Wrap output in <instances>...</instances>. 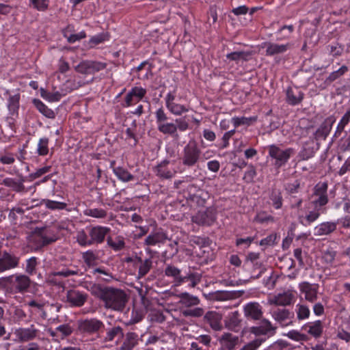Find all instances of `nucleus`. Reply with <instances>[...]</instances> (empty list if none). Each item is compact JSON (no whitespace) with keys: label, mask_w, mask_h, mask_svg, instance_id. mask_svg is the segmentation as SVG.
Instances as JSON below:
<instances>
[{"label":"nucleus","mask_w":350,"mask_h":350,"mask_svg":"<svg viewBox=\"0 0 350 350\" xmlns=\"http://www.w3.org/2000/svg\"><path fill=\"white\" fill-rule=\"evenodd\" d=\"M245 316L248 320L259 321L256 325L250 327V332L256 336H265L273 330L271 323L262 319V306L256 302L247 304L244 306Z\"/></svg>","instance_id":"nucleus-1"},{"label":"nucleus","mask_w":350,"mask_h":350,"mask_svg":"<svg viewBox=\"0 0 350 350\" xmlns=\"http://www.w3.org/2000/svg\"><path fill=\"white\" fill-rule=\"evenodd\" d=\"M98 297L104 302L105 308L117 311L122 310L127 301L124 291L112 287L100 288Z\"/></svg>","instance_id":"nucleus-2"},{"label":"nucleus","mask_w":350,"mask_h":350,"mask_svg":"<svg viewBox=\"0 0 350 350\" xmlns=\"http://www.w3.org/2000/svg\"><path fill=\"white\" fill-rule=\"evenodd\" d=\"M57 240V235L46 228H36L27 238L29 245L34 251L41 250Z\"/></svg>","instance_id":"nucleus-3"},{"label":"nucleus","mask_w":350,"mask_h":350,"mask_svg":"<svg viewBox=\"0 0 350 350\" xmlns=\"http://www.w3.org/2000/svg\"><path fill=\"white\" fill-rule=\"evenodd\" d=\"M202 157V152L198 142L189 140L183 148L180 156L181 164L188 169L198 166Z\"/></svg>","instance_id":"nucleus-4"},{"label":"nucleus","mask_w":350,"mask_h":350,"mask_svg":"<svg viewBox=\"0 0 350 350\" xmlns=\"http://www.w3.org/2000/svg\"><path fill=\"white\" fill-rule=\"evenodd\" d=\"M77 330L83 336L98 338L105 330V324L97 318L81 319L77 321Z\"/></svg>","instance_id":"nucleus-5"},{"label":"nucleus","mask_w":350,"mask_h":350,"mask_svg":"<svg viewBox=\"0 0 350 350\" xmlns=\"http://www.w3.org/2000/svg\"><path fill=\"white\" fill-rule=\"evenodd\" d=\"M179 303L185 308L182 310V314L185 317H200L204 315V310L196 307L200 304V300L197 296L189 293H182L179 295Z\"/></svg>","instance_id":"nucleus-6"},{"label":"nucleus","mask_w":350,"mask_h":350,"mask_svg":"<svg viewBox=\"0 0 350 350\" xmlns=\"http://www.w3.org/2000/svg\"><path fill=\"white\" fill-rule=\"evenodd\" d=\"M155 123L158 131L164 135L176 137L175 123L170 122V117L163 107L158 108L154 113Z\"/></svg>","instance_id":"nucleus-7"},{"label":"nucleus","mask_w":350,"mask_h":350,"mask_svg":"<svg viewBox=\"0 0 350 350\" xmlns=\"http://www.w3.org/2000/svg\"><path fill=\"white\" fill-rule=\"evenodd\" d=\"M31 284L29 276L24 274H14L8 278L6 286L8 290L12 293H23Z\"/></svg>","instance_id":"nucleus-8"},{"label":"nucleus","mask_w":350,"mask_h":350,"mask_svg":"<svg viewBox=\"0 0 350 350\" xmlns=\"http://www.w3.org/2000/svg\"><path fill=\"white\" fill-rule=\"evenodd\" d=\"M327 189V182H319L314 187L310 196V204L313 207L324 208L328 203Z\"/></svg>","instance_id":"nucleus-9"},{"label":"nucleus","mask_w":350,"mask_h":350,"mask_svg":"<svg viewBox=\"0 0 350 350\" xmlns=\"http://www.w3.org/2000/svg\"><path fill=\"white\" fill-rule=\"evenodd\" d=\"M217 211L215 207L209 206L204 211H199L191 217V221L199 226H212L217 219Z\"/></svg>","instance_id":"nucleus-10"},{"label":"nucleus","mask_w":350,"mask_h":350,"mask_svg":"<svg viewBox=\"0 0 350 350\" xmlns=\"http://www.w3.org/2000/svg\"><path fill=\"white\" fill-rule=\"evenodd\" d=\"M107 64L98 61L83 60L76 67L75 70L82 75H94L100 70L105 69Z\"/></svg>","instance_id":"nucleus-11"},{"label":"nucleus","mask_w":350,"mask_h":350,"mask_svg":"<svg viewBox=\"0 0 350 350\" xmlns=\"http://www.w3.org/2000/svg\"><path fill=\"white\" fill-rule=\"evenodd\" d=\"M147 90L142 86H133L127 92L124 97V102L122 103L123 107H129L137 104L140 100H144Z\"/></svg>","instance_id":"nucleus-12"},{"label":"nucleus","mask_w":350,"mask_h":350,"mask_svg":"<svg viewBox=\"0 0 350 350\" xmlns=\"http://www.w3.org/2000/svg\"><path fill=\"white\" fill-rule=\"evenodd\" d=\"M25 145L20 147L18 152L16 154L9 152L5 149L3 152L0 154V163L3 165H12L15 162L16 159L21 163H23L26 159L27 155V150H25Z\"/></svg>","instance_id":"nucleus-13"},{"label":"nucleus","mask_w":350,"mask_h":350,"mask_svg":"<svg viewBox=\"0 0 350 350\" xmlns=\"http://www.w3.org/2000/svg\"><path fill=\"white\" fill-rule=\"evenodd\" d=\"M171 162L168 159H164L154 167L155 175L161 179H171L176 174L175 169L170 165Z\"/></svg>","instance_id":"nucleus-14"},{"label":"nucleus","mask_w":350,"mask_h":350,"mask_svg":"<svg viewBox=\"0 0 350 350\" xmlns=\"http://www.w3.org/2000/svg\"><path fill=\"white\" fill-rule=\"evenodd\" d=\"M88 294L77 289L67 291L66 295V302L71 307H81L86 302Z\"/></svg>","instance_id":"nucleus-15"},{"label":"nucleus","mask_w":350,"mask_h":350,"mask_svg":"<svg viewBox=\"0 0 350 350\" xmlns=\"http://www.w3.org/2000/svg\"><path fill=\"white\" fill-rule=\"evenodd\" d=\"M336 121L335 118L333 116H329L324 120L320 126L314 133V139L318 142L321 140H325L327 137L329 135L332 126Z\"/></svg>","instance_id":"nucleus-16"},{"label":"nucleus","mask_w":350,"mask_h":350,"mask_svg":"<svg viewBox=\"0 0 350 350\" xmlns=\"http://www.w3.org/2000/svg\"><path fill=\"white\" fill-rule=\"evenodd\" d=\"M87 230L94 245L103 243L111 229L107 226H96L88 228Z\"/></svg>","instance_id":"nucleus-17"},{"label":"nucleus","mask_w":350,"mask_h":350,"mask_svg":"<svg viewBox=\"0 0 350 350\" xmlns=\"http://www.w3.org/2000/svg\"><path fill=\"white\" fill-rule=\"evenodd\" d=\"M18 178L7 177L3 180L2 184L10 188L13 191L16 193H24L27 191L25 189L24 183L26 181V177L22 174L17 175Z\"/></svg>","instance_id":"nucleus-18"},{"label":"nucleus","mask_w":350,"mask_h":350,"mask_svg":"<svg viewBox=\"0 0 350 350\" xmlns=\"http://www.w3.org/2000/svg\"><path fill=\"white\" fill-rule=\"evenodd\" d=\"M167 239V234L162 228H157L151 232L144 239V245L155 246L163 244Z\"/></svg>","instance_id":"nucleus-19"},{"label":"nucleus","mask_w":350,"mask_h":350,"mask_svg":"<svg viewBox=\"0 0 350 350\" xmlns=\"http://www.w3.org/2000/svg\"><path fill=\"white\" fill-rule=\"evenodd\" d=\"M269 303L271 305L282 307V309H278V311H274L273 313L277 320H284V291L278 295L270 296L269 297Z\"/></svg>","instance_id":"nucleus-20"},{"label":"nucleus","mask_w":350,"mask_h":350,"mask_svg":"<svg viewBox=\"0 0 350 350\" xmlns=\"http://www.w3.org/2000/svg\"><path fill=\"white\" fill-rule=\"evenodd\" d=\"M19 258L15 255L5 252L0 258V272L18 267Z\"/></svg>","instance_id":"nucleus-21"},{"label":"nucleus","mask_w":350,"mask_h":350,"mask_svg":"<svg viewBox=\"0 0 350 350\" xmlns=\"http://www.w3.org/2000/svg\"><path fill=\"white\" fill-rule=\"evenodd\" d=\"M204 321L215 331L220 330L222 328L221 315L217 311H208L204 316Z\"/></svg>","instance_id":"nucleus-22"},{"label":"nucleus","mask_w":350,"mask_h":350,"mask_svg":"<svg viewBox=\"0 0 350 350\" xmlns=\"http://www.w3.org/2000/svg\"><path fill=\"white\" fill-rule=\"evenodd\" d=\"M19 102H20V94H16L12 96H10L8 99V109L9 111V114L11 116L17 117L18 115V109H19ZM14 118L9 117L8 118V121L9 124H14Z\"/></svg>","instance_id":"nucleus-23"},{"label":"nucleus","mask_w":350,"mask_h":350,"mask_svg":"<svg viewBox=\"0 0 350 350\" xmlns=\"http://www.w3.org/2000/svg\"><path fill=\"white\" fill-rule=\"evenodd\" d=\"M38 332V330L35 328L33 325H31L29 327L18 329L15 334L20 342H27L34 339L37 336Z\"/></svg>","instance_id":"nucleus-24"},{"label":"nucleus","mask_w":350,"mask_h":350,"mask_svg":"<svg viewBox=\"0 0 350 350\" xmlns=\"http://www.w3.org/2000/svg\"><path fill=\"white\" fill-rule=\"evenodd\" d=\"M338 222L326 221L317 225L314 229V235L317 237L329 235L336 230Z\"/></svg>","instance_id":"nucleus-25"},{"label":"nucleus","mask_w":350,"mask_h":350,"mask_svg":"<svg viewBox=\"0 0 350 350\" xmlns=\"http://www.w3.org/2000/svg\"><path fill=\"white\" fill-rule=\"evenodd\" d=\"M219 341L223 349L232 350L239 342V337L231 333H224Z\"/></svg>","instance_id":"nucleus-26"},{"label":"nucleus","mask_w":350,"mask_h":350,"mask_svg":"<svg viewBox=\"0 0 350 350\" xmlns=\"http://www.w3.org/2000/svg\"><path fill=\"white\" fill-rule=\"evenodd\" d=\"M135 260L137 263L139 264L138 266V272L137 278L138 279L143 278L146 275L152 267V260L150 258L143 260L141 257L135 256Z\"/></svg>","instance_id":"nucleus-27"},{"label":"nucleus","mask_w":350,"mask_h":350,"mask_svg":"<svg viewBox=\"0 0 350 350\" xmlns=\"http://www.w3.org/2000/svg\"><path fill=\"white\" fill-rule=\"evenodd\" d=\"M269 155L274 161V165L278 167L284 163V150L275 145L269 146Z\"/></svg>","instance_id":"nucleus-28"},{"label":"nucleus","mask_w":350,"mask_h":350,"mask_svg":"<svg viewBox=\"0 0 350 350\" xmlns=\"http://www.w3.org/2000/svg\"><path fill=\"white\" fill-rule=\"evenodd\" d=\"M152 68V65L148 60L142 62L136 68V71L138 72L137 78L143 81L150 79L153 75Z\"/></svg>","instance_id":"nucleus-29"},{"label":"nucleus","mask_w":350,"mask_h":350,"mask_svg":"<svg viewBox=\"0 0 350 350\" xmlns=\"http://www.w3.org/2000/svg\"><path fill=\"white\" fill-rule=\"evenodd\" d=\"M115 161L111 163V167L113 170V174L121 181L127 183L132 181L135 179V176L131 174L128 170L123 167H114Z\"/></svg>","instance_id":"nucleus-30"},{"label":"nucleus","mask_w":350,"mask_h":350,"mask_svg":"<svg viewBox=\"0 0 350 350\" xmlns=\"http://www.w3.org/2000/svg\"><path fill=\"white\" fill-rule=\"evenodd\" d=\"M287 101L292 105H295L301 102L304 98V93L298 88H288L286 92Z\"/></svg>","instance_id":"nucleus-31"},{"label":"nucleus","mask_w":350,"mask_h":350,"mask_svg":"<svg viewBox=\"0 0 350 350\" xmlns=\"http://www.w3.org/2000/svg\"><path fill=\"white\" fill-rule=\"evenodd\" d=\"M210 198L209 193L201 189H198L193 194H189V199L198 206H204Z\"/></svg>","instance_id":"nucleus-32"},{"label":"nucleus","mask_w":350,"mask_h":350,"mask_svg":"<svg viewBox=\"0 0 350 350\" xmlns=\"http://www.w3.org/2000/svg\"><path fill=\"white\" fill-rule=\"evenodd\" d=\"M240 314L237 311H234L228 314L225 324L226 327L232 331L238 332L241 326Z\"/></svg>","instance_id":"nucleus-33"},{"label":"nucleus","mask_w":350,"mask_h":350,"mask_svg":"<svg viewBox=\"0 0 350 350\" xmlns=\"http://www.w3.org/2000/svg\"><path fill=\"white\" fill-rule=\"evenodd\" d=\"M301 291L304 293L305 299L309 302L314 303L318 298V289L317 287L305 283L301 286Z\"/></svg>","instance_id":"nucleus-34"},{"label":"nucleus","mask_w":350,"mask_h":350,"mask_svg":"<svg viewBox=\"0 0 350 350\" xmlns=\"http://www.w3.org/2000/svg\"><path fill=\"white\" fill-rule=\"evenodd\" d=\"M201 279V273L189 270L186 275L183 276V278L180 279L179 285L189 282V286L191 287H195L197 284H198L200 282Z\"/></svg>","instance_id":"nucleus-35"},{"label":"nucleus","mask_w":350,"mask_h":350,"mask_svg":"<svg viewBox=\"0 0 350 350\" xmlns=\"http://www.w3.org/2000/svg\"><path fill=\"white\" fill-rule=\"evenodd\" d=\"M304 328L307 329V332L315 338L321 337L323 334V323L320 320L312 323H309L305 325Z\"/></svg>","instance_id":"nucleus-36"},{"label":"nucleus","mask_w":350,"mask_h":350,"mask_svg":"<svg viewBox=\"0 0 350 350\" xmlns=\"http://www.w3.org/2000/svg\"><path fill=\"white\" fill-rule=\"evenodd\" d=\"M138 334L135 332H128L121 346V350H132L139 341Z\"/></svg>","instance_id":"nucleus-37"},{"label":"nucleus","mask_w":350,"mask_h":350,"mask_svg":"<svg viewBox=\"0 0 350 350\" xmlns=\"http://www.w3.org/2000/svg\"><path fill=\"white\" fill-rule=\"evenodd\" d=\"M72 29L73 26L69 25L63 30L64 36L67 39V41L69 43L72 44L77 41H79L81 39L86 38V33L85 31H81L78 33L68 34V33L71 31Z\"/></svg>","instance_id":"nucleus-38"},{"label":"nucleus","mask_w":350,"mask_h":350,"mask_svg":"<svg viewBox=\"0 0 350 350\" xmlns=\"http://www.w3.org/2000/svg\"><path fill=\"white\" fill-rule=\"evenodd\" d=\"M284 276L283 275H279L275 272H271L270 276L267 280L264 279L265 286L269 289L276 288L278 284H280L283 282Z\"/></svg>","instance_id":"nucleus-39"},{"label":"nucleus","mask_w":350,"mask_h":350,"mask_svg":"<svg viewBox=\"0 0 350 350\" xmlns=\"http://www.w3.org/2000/svg\"><path fill=\"white\" fill-rule=\"evenodd\" d=\"M33 103L43 116L48 118H55V114L54 111L49 109L42 100L38 98H34Z\"/></svg>","instance_id":"nucleus-40"},{"label":"nucleus","mask_w":350,"mask_h":350,"mask_svg":"<svg viewBox=\"0 0 350 350\" xmlns=\"http://www.w3.org/2000/svg\"><path fill=\"white\" fill-rule=\"evenodd\" d=\"M123 329L120 326H114L106 330V334L103 338L104 342H111L115 339L116 337L123 336Z\"/></svg>","instance_id":"nucleus-41"},{"label":"nucleus","mask_w":350,"mask_h":350,"mask_svg":"<svg viewBox=\"0 0 350 350\" xmlns=\"http://www.w3.org/2000/svg\"><path fill=\"white\" fill-rule=\"evenodd\" d=\"M256 120L257 116H251L248 118L245 116H234L231 119V122L236 129L242 125L249 126L252 125L254 122H255Z\"/></svg>","instance_id":"nucleus-42"},{"label":"nucleus","mask_w":350,"mask_h":350,"mask_svg":"<svg viewBox=\"0 0 350 350\" xmlns=\"http://www.w3.org/2000/svg\"><path fill=\"white\" fill-rule=\"evenodd\" d=\"M107 241V245L115 252H120L125 247L124 238L122 236L116 237L114 239L108 237Z\"/></svg>","instance_id":"nucleus-43"},{"label":"nucleus","mask_w":350,"mask_h":350,"mask_svg":"<svg viewBox=\"0 0 350 350\" xmlns=\"http://www.w3.org/2000/svg\"><path fill=\"white\" fill-rule=\"evenodd\" d=\"M82 259L88 267H92L97 265L98 258L96 252L89 250L82 253Z\"/></svg>","instance_id":"nucleus-44"},{"label":"nucleus","mask_w":350,"mask_h":350,"mask_svg":"<svg viewBox=\"0 0 350 350\" xmlns=\"http://www.w3.org/2000/svg\"><path fill=\"white\" fill-rule=\"evenodd\" d=\"M109 38L110 36L107 32H102L95 36H93L89 40V46L90 48H94L98 44L103 43L105 41H108L109 40Z\"/></svg>","instance_id":"nucleus-45"},{"label":"nucleus","mask_w":350,"mask_h":350,"mask_svg":"<svg viewBox=\"0 0 350 350\" xmlns=\"http://www.w3.org/2000/svg\"><path fill=\"white\" fill-rule=\"evenodd\" d=\"M83 215L96 219H104L107 215L106 210L100 208H88L83 211Z\"/></svg>","instance_id":"nucleus-46"},{"label":"nucleus","mask_w":350,"mask_h":350,"mask_svg":"<svg viewBox=\"0 0 350 350\" xmlns=\"http://www.w3.org/2000/svg\"><path fill=\"white\" fill-rule=\"evenodd\" d=\"M166 108L170 113L176 116H180L183 113L189 111V108L187 106L182 104L176 103V102L171 104Z\"/></svg>","instance_id":"nucleus-47"},{"label":"nucleus","mask_w":350,"mask_h":350,"mask_svg":"<svg viewBox=\"0 0 350 350\" xmlns=\"http://www.w3.org/2000/svg\"><path fill=\"white\" fill-rule=\"evenodd\" d=\"M42 204L50 210H64L66 209L67 204L62 202L51 200L49 199L42 200Z\"/></svg>","instance_id":"nucleus-48"},{"label":"nucleus","mask_w":350,"mask_h":350,"mask_svg":"<svg viewBox=\"0 0 350 350\" xmlns=\"http://www.w3.org/2000/svg\"><path fill=\"white\" fill-rule=\"evenodd\" d=\"M165 275L167 277H172L176 284L179 285V281L183 276L180 275V270L173 265H167L165 269Z\"/></svg>","instance_id":"nucleus-49"},{"label":"nucleus","mask_w":350,"mask_h":350,"mask_svg":"<svg viewBox=\"0 0 350 350\" xmlns=\"http://www.w3.org/2000/svg\"><path fill=\"white\" fill-rule=\"evenodd\" d=\"M325 208L314 207V209L309 211L305 217L307 224H310L317 220L320 215L325 212Z\"/></svg>","instance_id":"nucleus-50"},{"label":"nucleus","mask_w":350,"mask_h":350,"mask_svg":"<svg viewBox=\"0 0 350 350\" xmlns=\"http://www.w3.org/2000/svg\"><path fill=\"white\" fill-rule=\"evenodd\" d=\"M77 242L82 247L92 245V242L91 237L89 236V233L88 232L87 234L84 230H81L77 232Z\"/></svg>","instance_id":"nucleus-51"},{"label":"nucleus","mask_w":350,"mask_h":350,"mask_svg":"<svg viewBox=\"0 0 350 350\" xmlns=\"http://www.w3.org/2000/svg\"><path fill=\"white\" fill-rule=\"evenodd\" d=\"M38 258L32 256L26 260V266L25 268V272L29 275H33L36 273V267L38 265Z\"/></svg>","instance_id":"nucleus-52"},{"label":"nucleus","mask_w":350,"mask_h":350,"mask_svg":"<svg viewBox=\"0 0 350 350\" xmlns=\"http://www.w3.org/2000/svg\"><path fill=\"white\" fill-rule=\"evenodd\" d=\"M29 5L38 12H46L49 7V0H28Z\"/></svg>","instance_id":"nucleus-53"},{"label":"nucleus","mask_w":350,"mask_h":350,"mask_svg":"<svg viewBox=\"0 0 350 350\" xmlns=\"http://www.w3.org/2000/svg\"><path fill=\"white\" fill-rule=\"evenodd\" d=\"M49 139L47 137H42L39 139L37 146V154L39 156H46L49 153Z\"/></svg>","instance_id":"nucleus-54"},{"label":"nucleus","mask_w":350,"mask_h":350,"mask_svg":"<svg viewBox=\"0 0 350 350\" xmlns=\"http://www.w3.org/2000/svg\"><path fill=\"white\" fill-rule=\"evenodd\" d=\"M250 52L247 51H234L226 55V58L230 61L238 62L241 59L247 61L248 57L250 55Z\"/></svg>","instance_id":"nucleus-55"},{"label":"nucleus","mask_w":350,"mask_h":350,"mask_svg":"<svg viewBox=\"0 0 350 350\" xmlns=\"http://www.w3.org/2000/svg\"><path fill=\"white\" fill-rule=\"evenodd\" d=\"M350 121V108L346 111V113L344 114V116L342 117L340 121L339 122L336 130L335 131L334 136L337 137L339 136L341 133L343 131L345 126Z\"/></svg>","instance_id":"nucleus-56"},{"label":"nucleus","mask_w":350,"mask_h":350,"mask_svg":"<svg viewBox=\"0 0 350 350\" xmlns=\"http://www.w3.org/2000/svg\"><path fill=\"white\" fill-rule=\"evenodd\" d=\"M234 297V293L231 291H218L212 294V298L216 301L229 300Z\"/></svg>","instance_id":"nucleus-57"},{"label":"nucleus","mask_w":350,"mask_h":350,"mask_svg":"<svg viewBox=\"0 0 350 350\" xmlns=\"http://www.w3.org/2000/svg\"><path fill=\"white\" fill-rule=\"evenodd\" d=\"M56 332H58L59 337L64 339L70 336L73 332V328L68 323L60 325L56 327Z\"/></svg>","instance_id":"nucleus-58"},{"label":"nucleus","mask_w":350,"mask_h":350,"mask_svg":"<svg viewBox=\"0 0 350 350\" xmlns=\"http://www.w3.org/2000/svg\"><path fill=\"white\" fill-rule=\"evenodd\" d=\"M254 221L261 224H268L274 221L273 217L265 211L258 213L254 217Z\"/></svg>","instance_id":"nucleus-59"},{"label":"nucleus","mask_w":350,"mask_h":350,"mask_svg":"<svg viewBox=\"0 0 350 350\" xmlns=\"http://www.w3.org/2000/svg\"><path fill=\"white\" fill-rule=\"evenodd\" d=\"M348 71V68L346 66H341L338 70L334 71L328 76L325 81L327 83H332L342 76L345 73Z\"/></svg>","instance_id":"nucleus-60"},{"label":"nucleus","mask_w":350,"mask_h":350,"mask_svg":"<svg viewBox=\"0 0 350 350\" xmlns=\"http://www.w3.org/2000/svg\"><path fill=\"white\" fill-rule=\"evenodd\" d=\"M315 153V150L313 147L309 146L308 143H306L302 149V150L299 152V157L303 160H308L312 158Z\"/></svg>","instance_id":"nucleus-61"},{"label":"nucleus","mask_w":350,"mask_h":350,"mask_svg":"<svg viewBox=\"0 0 350 350\" xmlns=\"http://www.w3.org/2000/svg\"><path fill=\"white\" fill-rule=\"evenodd\" d=\"M284 51V44H269L266 50L267 55H274Z\"/></svg>","instance_id":"nucleus-62"},{"label":"nucleus","mask_w":350,"mask_h":350,"mask_svg":"<svg viewBox=\"0 0 350 350\" xmlns=\"http://www.w3.org/2000/svg\"><path fill=\"white\" fill-rule=\"evenodd\" d=\"M256 174L257 173L255 167L252 164H250L248 165L247 170L245 172L243 179L247 183H252Z\"/></svg>","instance_id":"nucleus-63"},{"label":"nucleus","mask_w":350,"mask_h":350,"mask_svg":"<svg viewBox=\"0 0 350 350\" xmlns=\"http://www.w3.org/2000/svg\"><path fill=\"white\" fill-rule=\"evenodd\" d=\"M297 317L299 320L305 319L309 317L310 312L308 306L302 304H297Z\"/></svg>","instance_id":"nucleus-64"}]
</instances>
